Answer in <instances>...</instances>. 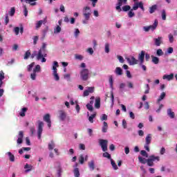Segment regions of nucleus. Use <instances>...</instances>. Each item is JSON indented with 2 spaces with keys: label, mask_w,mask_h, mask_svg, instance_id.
<instances>
[{
  "label": "nucleus",
  "mask_w": 177,
  "mask_h": 177,
  "mask_svg": "<svg viewBox=\"0 0 177 177\" xmlns=\"http://www.w3.org/2000/svg\"><path fill=\"white\" fill-rule=\"evenodd\" d=\"M35 62H32L27 66L28 71L30 73V78L32 81H35L37 80V75L41 73V66L36 65ZM35 66V67H34Z\"/></svg>",
  "instance_id": "f257e3e1"
},
{
  "label": "nucleus",
  "mask_w": 177,
  "mask_h": 177,
  "mask_svg": "<svg viewBox=\"0 0 177 177\" xmlns=\"http://www.w3.org/2000/svg\"><path fill=\"white\" fill-rule=\"evenodd\" d=\"M80 67L82 68L80 71V78L83 81H88L91 77V73H89V69L86 68V64L82 62Z\"/></svg>",
  "instance_id": "f03ea898"
},
{
  "label": "nucleus",
  "mask_w": 177,
  "mask_h": 177,
  "mask_svg": "<svg viewBox=\"0 0 177 177\" xmlns=\"http://www.w3.org/2000/svg\"><path fill=\"white\" fill-rule=\"evenodd\" d=\"M127 1L128 0H118V3L116 4L115 7L116 10H118V12H121L122 10L123 12H128V10H131L130 6H124L121 9V6L126 5Z\"/></svg>",
  "instance_id": "7ed1b4c3"
},
{
  "label": "nucleus",
  "mask_w": 177,
  "mask_h": 177,
  "mask_svg": "<svg viewBox=\"0 0 177 177\" xmlns=\"http://www.w3.org/2000/svg\"><path fill=\"white\" fill-rule=\"evenodd\" d=\"M42 49L39 50V51H34L33 53L31 55V58L34 59L36 57L37 60H41V63L46 62V54L42 53Z\"/></svg>",
  "instance_id": "20e7f679"
},
{
  "label": "nucleus",
  "mask_w": 177,
  "mask_h": 177,
  "mask_svg": "<svg viewBox=\"0 0 177 177\" xmlns=\"http://www.w3.org/2000/svg\"><path fill=\"white\" fill-rule=\"evenodd\" d=\"M109 86L111 89V100L112 104H114V94L113 93V91H114V80L113 79V75H111L109 76Z\"/></svg>",
  "instance_id": "39448f33"
},
{
  "label": "nucleus",
  "mask_w": 177,
  "mask_h": 177,
  "mask_svg": "<svg viewBox=\"0 0 177 177\" xmlns=\"http://www.w3.org/2000/svg\"><path fill=\"white\" fill-rule=\"evenodd\" d=\"M160 161V156H156L154 155H151L149 158L147 159V164L149 167H153L154 162Z\"/></svg>",
  "instance_id": "423d86ee"
},
{
  "label": "nucleus",
  "mask_w": 177,
  "mask_h": 177,
  "mask_svg": "<svg viewBox=\"0 0 177 177\" xmlns=\"http://www.w3.org/2000/svg\"><path fill=\"white\" fill-rule=\"evenodd\" d=\"M92 14V10H91V7L86 6L83 8V16L84 19L86 20H89L91 19V15Z\"/></svg>",
  "instance_id": "0eeeda50"
},
{
  "label": "nucleus",
  "mask_w": 177,
  "mask_h": 177,
  "mask_svg": "<svg viewBox=\"0 0 177 177\" xmlns=\"http://www.w3.org/2000/svg\"><path fill=\"white\" fill-rule=\"evenodd\" d=\"M158 26V21H157V19H156L154 21V23L153 25H151L149 26H143L142 30H144V31H145V32H149V31H150V30H151V31H154V30H156Z\"/></svg>",
  "instance_id": "6e6552de"
},
{
  "label": "nucleus",
  "mask_w": 177,
  "mask_h": 177,
  "mask_svg": "<svg viewBox=\"0 0 177 177\" xmlns=\"http://www.w3.org/2000/svg\"><path fill=\"white\" fill-rule=\"evenodd\" d=\"M43 131H44V122L38 121L37 139L41 140V136H42Z\"/></svg>",
  "instance_id": "1a4fd4ad"
},
{
  "label": "nucleus",
  "mask_w": 177,
  "mask_h": 177,
  "mask_svg": "<svg viewBox=\"0 0 177 177\" xmlns=\"http://www.w3.org/2000/svg\"><path fill=\"white\" fill-rule=\"evenodd\" d=\"M126 60L129 63V66H135V64H138V63H139V60L136 59V58L132 55L126 57Z\"/></svg>",
  "instance_id": "9d476101"
},
{
  "label": "nucleus",
  "mask_w": 177,
  "mask_h": 177,
  "mask_svg": "<svg viewBox=\"0 0 177 177\" xmlns=\"http://www.w3.org/2000/svg\"><path fill=\"white\" fill-rule=\"evenodd\" d=\"M141 9L142 12H145V6H143V2L140 1V2H135L133 6V10H138V9Z\"/></svg>",
  "instance_id": "9b49d317"
},
{
  "label": "nucleus",
  "mask_w": 177,
  "mask_h": 177,
  "mask_svg": "<svg viewBox=\"0 0 177 177\" xmlns=\"http://www.w3.org/2000/svg\"><path fill=\"white\" fill-rule=\"evenodd\" d=\"M99 143L102 149V151H107V145L109 141L107 140L100 139L99 140Z\"/></svg>",
  "instance_id": "f8f14e48"
},
{
  "label": "nucleus",
  "mask_w": 177,
  "mask_h": 177,
  "mask_svg": "<svg viewBox=\"0 0 177 177\" xmlns=\"http://www.w3.org/2000/svg\"><path fill=\"white\" fill-rule=\"evenodd\" d=\"M62 23H63V19H59L58 21V24L54 28V34H59L62 31Z\"/></svg>",
  "instance_id": "ddd939ff"
},
{
  "label": "nucleus",
  "mask_w": 177,
  "mask_h": 177,
  "mask_svg": "<svg viewBox=\"0 0 177 177\" xmlns=\"http://www.w3.org/2000/svg\"><path fill=\"white\" fill-rule=\"evenodd\" d=\"M44 121L47 123V125L48 128H50L52 127V121L50 120V115L49 113H46L44 117H43Z\"/></svg>",
  "instance_id": "4468645a"
},
{
  "label": "nucleus",
  "mask_w": 177,
  "mask_h": 177,
  "mask_svg": "<svg viewBox=\"0 0 177 177\" xmlns=\"http://www.w3.org/2000/svg\"><path fill=\"white\" fill-rule=\"evenodd\" d=\"M58 113L59 120L61 121H65L66 118H67V113H66L65 111L63 110L59 111Z\"/></svg>",
  "instance_id": "2eb2a0df"
},
{
  "label": "nucleus",
  "mask_w": 177,
  "mask_h": 177,
  "mask_svg": "<svg viewBox=\"0 0 177 177\" xmlns=\"http://www.w3.org/2000/svg\"><path fill=\"white\" fill-rule=\"evenodd\" d=\"M33 168H34V167H32V165L26 163L24 166V169H25L24 173L25 174H28V172H31V171H32Z\"/></svg>",
  "instance_id": "dca6fc26"
},
{
  "label": "nucleus",
  "mask_w": 177,
  "mask_h": 177,
  "mask_svg": "<svg viewBox=\"0 0 177 177\" xmlns=\"http://www.w3.org/2000/svg\"><path fill=\"white\" fill-rule=\"evenodd\" d=\"M138 62L139 63H145V51L142 50L138 54Z\"/></svg>",
  "instance_id": "f3484780"
},
{
  "label": "nucleus",
  "mask_w": 177,
  "mask_h": 177,
  "mask_svg": "<svg viewBox=\"0 0 177 177\" xmlns=\"http://www.w3.org/2000/svg\"><path fill=\"white\" fill-rule=\"evenodd\" d=\"M85 161H88V155H80L79 157V162L82 165Z\"/></svg>",
  "instance_id": "a211bd4d"
},
{
  "label": "nucleus",
  "mask_w": 177,
  "mask_h": 177,
  "mask_svg": "<svg viewBox=\"0 0 177 177\" xmlns=\"http://www.w3.org/2000/svg\"><path fill=\"white\" fill-rule=\"evenodd\" d=\"M24 136V134L23 131H19V135H18V139H17V144L18 145H21L23 143V138Z\"/></svg>",
  "instance_id": "6ab92c4d"
},
{
  "label": "nucleus",
  "mask_w": 177,
  "mask_h": 177,
  "mask_svg": "<svg viewBox=\"0 0 177 177\" xmlns=\"http://www.w3.org/2000/svg\"><path fill=\"white\" fill-rule=\"evenodd\" d=\"M5 80V73L3 71H0V88L3 85V80Z\"/></svg>",
  "instance_id": "aec40b11"
},
{
  "label": "nucleus",
  "mask_w": 177,
  "mask_h": 177,
  "mask_svg": "<svg viewBox=\"0 0 177 177\" xmlns=\"http://www.w3.org/2000/svg\"><path fill=\"white\" fill-rule=\"evenodd\" d=\"M167 113L169 118H171V120H174V118H175V112H174L171 109H168Z\"/></svg>",
  "instance_id": "412c9836"
},
{
  "label": "nucleus",
  "mask_w": 177,
  "mask_h": 177,
  "mask_svg": "<svg viewBox=\"0 0 177 177\" xmlns=\"http://www.w3.org/2000/svg\"><path fill=\"white\" fill-rule=\"evenodd\" d=\"M156 46H160L162 44V37H158L153 39Z\"/></svg>",
  "instance_id": "4be33fe9"
},
{
  "label": "nucleus",
  "mask_w": 177,
  "mask_h": 177,
  "mask_svg": "<svg viewBox=\"0 0 177 177\" xmlns=\"http://www.w3.org/2000/svg\"><path fill=\"white\" fill-rule=\"evenodd\" d=\"M6 156H8V157L11 162H15V155H13V153H12V152H10V151L6 152Z\"/></svg>",
  "instance_id": "5701e85b"
},
{
  "label": "nucleus",
  "mask_w": 177,
  "mask_h": 177,
  "mask_svg": "<svg viewBox=\"0 0 177 177\" xmlns=\"http://www.w3.org/2000/svg\"><path fill=\"white\" fill-rule=\"evenodd\" d=\"M42 24H46V19H44V20H40L38 21L36 23V29L38 30V28H40L41 26H42Z\"/></svg>",
  "instance_id": "b1692460"
},
{
  "label": "nucleus",
  "mask_w": 177,
  "mask_h": 177,
  "mask_svg": "<svg viewBox=\"0 0 177 177\" xmlns=\"http://www.w3.org/2000/svg\"><path fill=\"white\" fill-rule=\"evenodd\" d=\"M88 168L90 171H95V168H96L95 165V160H91L90 162H88Z\"/></svg>",
  "instance_id": "393cba45"
},
{
  "label": "nucleus",
  "mask_w": 177,
  "mask_h": 177,
  "mask_svg": "<svg viewBox=\"0 0 177 177\" xmlns=\"http://www.w3.org/2000/svg\"><path fill=\"white\" fill-rule=\"evenodd\" d=\"M57 67H59V62L54 61L52 67L53 73H57Z\"/></svg>",
  "instance_id": "a878e982"
},
{
  "label": "nucleus",
  "mask_w": 177,
  "mask_h": 177,
  "mask_svg": "<svg viewBox=\"0 0 177 177\" xmlns=\"http://www.w3.org/2000/svg\"><path fill=\"white\" fill-rule=\"evenodd\" d=\"M163 80H167V81H172L174 80V73H171L170 75H163Z\"/></svg>",
  "instance_id": "bb28decb"
},
{
  "label": "nucleus",
  "mask_w": 177,
  "mask_h": 177,
  "mask_svg": "<svg viewBox=\"0 0 177 177\" xmlns=\"http://www.w3.org/2000/svg\"><path fill=\"white\" fill-rule=\"evenodd\" d=\"M115 74L118 76L122 75V68H121L120 67H116L115 69Z\"/></svg>",
  "instance_id": "cd10ccee"
},
{
  "label": "nucleus",
  "mask_w": 177,
  "mask_h": 177,
  "mask_svg": "<svg viewBox=\"0 0 177 177\" xmlns=\"http://www.w3.org/2000/svg\"><path fill=\"white\" fill-rule=\"evenodd\" d=\"M27 110H28V109L26 107L22 108L19 111V115L21 117H26V113H27Z\"/></svg>",
  "instance_id": "c85d7f7f"
},
{
  "label": "nucleus",
  "mask_w": 177,
  "mask_h": 177,
  "mask_svg": "<svg viewBox=\"0 0 177 177\" xmlns=\"http://www.w3.org/2000/svg\"><path fill=\"white\" fill-rule=\"evenodd\" d=\"M48 150L52 151L55 147H56V144H55V142L52 140L48 143Z\"/></svg>",
  "instance_id": "c756f323"
},
{
  "label": "nucleus",
  "mask_w": 177,
  "mask_h": 177,
  "mask_svg": "<svg viewBox=\"0 0 177 177\" xmlns=\"http://www.w3.org/2000/svg\"><path fill=\"white\" fill-rule=\"evenodd\" d=\"M151 143V134H147L145 138V144L150 145Z\"/></svg>",
  "instance_id": "7c9ffc66"
},
{
  "label": "nucleus",
  "mask_w": 177,
  "mask_h": 177,
  "mask_svg": "<svg viewBox=\"0 0 177 177\" xmlns=\"http://www.w3.org/2000/svg\"><path fill=\"white\" fill-rule=\"evenodd\" d=\"M95 109H100V97L95 98Z\"/></svg>",
  "instance_id": "2f4dec72"
},
{
  "label": "nucleus",
  "mask_w": 177,
  "mask_h": 177,
  "mask_svg": "<svg viewBox=\"0 0 177 177\" xmlns=\"http://www.w3.org/2000/svg\"><path fill=\"white\" fill-rule=\"evenodd\" d=\"M108 128H109V125L107 124V122H103V127H102V131L104 133H106V132H107Z\"/></svg>",
  "instance_id": "473e14b6"
},
{
  "label": "nucleus",
  "mask_w": 177,
  "mask_h": 177,
  "mask_svg": "<svg viewBox=\"0 0 177 177\" xmlns=\"http://www.w3.org/2000/svg\"><path fill=\"white\" fill-rule=\"evenodd\" d=\"M157 5H153L151 7L149 8V13L150 15H153V13H154V12H156V10H157Z\"/></svg>",
  "instance_id": "72a5a7b5"
},
{
  "label": "nucleus",
  "mask_w": 177,
  "mask_h": 177,
  "mask_svg": "<svg viewBox=\"0 0 177 177\" xmlns=\"http://www.w3.org/2000/svg\"><path fill=\"white\" fill-rule=\"evenodd\" d=\"M152 58V63H153V64H158V63H160V59L157 57H154V55L151 56Z\"/></svg>",
  "instance_id": "f704fd0d"
},
{
  "label": "nucleus",
  "mask_w": 177,
  "mask_h": 177,
  "mask_svg": "<svg viewBox=\"0 0 177 177\" xmlns=\"http://www.w3.org/2000/svg\"><path fill=\"white\" fill-rule=\"evenodd\" d=\"M104 52L105 53H110V44L107 42L104 44Z\"/></svg>",
  "instance_id": "c9c22d12"
},
{
  "label": "nucleus",
  "mask_w": 177,
  "mask_h": 177,
  "mask_svg": "<svg viewBox=\"0 0 177 177\" xmlns=\"http://www.w3.org/2000/svg\"><path fill=\"white\" fill-rule=\"evenodd\" d=\"M53 76L55 81H60V76H59V73H57V72H53Z\"/></svg>",
  "instance_id": "e433bc0d"
},
{
  "label": "nucleus",
  "mask_w": 177,
  "mask_h": 177,
  "mask_svg": "<svg viewBox=\"0 0 177 177\" xmlns=\"http://www.w3.org/2000/svg\"><path fill=\"white\" fill-rule=\"evenodd\" d=\"M22 8L24 12V15L25 16V17H27V16L28 15V10H27V6H26V5H23Z\"/></svg>",
  "instance_id": "4c0bfd02"
},
{
  "label": "nucleus",
  "mask_w": 177,
  "mask_h": 177,
  "mask_svg": "<svg viewBox=\"0 0 177 177\" xmlns=\"http://www.w3.org/2000/svg\"><path fill=\"white\" fill-rule=\"evenodd\" d=\"M165 92H162L159 98L158 99V103H160V102H161V100H164V99L165 98Z\"/></svg>",
  "instance_id": "58836bf2"
},
{
  "label": "nucleus",
  "mask_w": 177,
  "mask_h": 177,
  "mask_svg": "<svg viewBox=\"0 0 177 177\" xmlns=\"http://www.w3.org/2000/svg\"><path fill=\"white\" fill-rule=\"evenodd\" d=\"M138 160H139V162H141V164H146V162H147V159L142 156H138Z\"/></svg>",
  "instance_id": "ea45409f"
},
{
  "label": "nucleus",
  "mask_w": 177,
  "mask_h": 177,
  "mask_svg": "<svg viewBox=\"0 0 177 177\" xmlns=\"http://www.w3.org/2000/svg\"><path fill=\"white\" fill-rule=\"evenodd\" d=\"M75 60H84V57L82 55H80V54H76L75 55Z\"/></svg>",
  "instance_id": "a19ab883"
},
{
  "label": "nucleus",
  "mask_w": 177,
  "mask_h": 177,
  "mask_svg": "<svg viewBox=\"0 0 177 177\" xmlns=\"http://www.w3.org/2000/svg\"><path fill=\"white\" fill-rule=\"evenodd\" d=\"M96 117V113L92 114L91 116H88V121L91 124H93V118Z\"/></svg>",
  "instance_id": "79ce46f5"
},
{
  "label": "nucleus",
  "mask_w": 177,
  "mask_h": 177,
  "mask_svg": "<svg viewBox=\"0 0 177 177\" xmlns=\"http://www.w3.org/2000/svg\"><path fill=\"white\" fill-rule=\"evenodd\" d=\"M102 156L104 158H108L109 160H112L111 159V155H110V153H109L108 152H104L102 155Z\"/></svg>",
  "instance_id": "37998d69"
},
{
  "label": "nucleus",
  "mask_w": 177,
  "mask_h": 177,
  "mask_svg": "<svg viewBox=\"0 0 177 177\" xmlns=\"http://www.w3.org/2000/svg\"><path fill=\"white\" fill-rule=\"evenodd\" d=\"M63 172V169H62V167H58L57 170V175L58 177H61L62 176V174Z\"/></svg>",
  "instance_id": "c03bdc74"
},
{
  "label": "nucleus",
  "mask_w": 177,
  "mask_h": 177,
  "mask_svg": "<svg viewBox=\"0 0 177 177\" xmlns=\"http://www.w3.org/2000/svg\"><path fill=\"white\" fill-rule=\"evenodd\" d=\"M111 164L113 169H115V170L118 169V167L117 166V165L115 164V162H114L113 159H111Z\"/></svg>",
  "instance_id": "a18cd8bd"
},
{
  "label": "nucleus",
  "mask_w": 177,
  "mask_h": 177,
  "mask_svg": "<svg viewBox=\"0 0 177 177\" xmlns=\"http://www.w3.org/2000/svg\"><path fill=\"white\" fill-rule=\"evenodd\" d=\"M31 56V53L30 52V50H27L25 53V55L24 57V59L25 60H27V59H28V57Z\"/></svg>",
  "instance_id": "49530a36"
},
{
  "label": "nucleus",
  "mask_w": 177,
  "mask_h": 177,
  "mask_svg": "<svg viewBox=\"0 0 177 177\" xmlns=\"http://www.w3.org/2000/svg\"><path fill=\"white\" fill-rule=\"evenodd\" d=\"M8 13L10 16L13 17L15 16V13H16V10L15 9V8H11Z\"/></svg>",
  "instance_id": "de8ad7c7"
},
{
  "label": "nucleus",
  "mask_w": 177,
  "mask_h": 177,
  "mask_svg": "<svg viewBox=\"0 0 177 177\" xmlns=\"http://www.w3.org/2000/svg\"><path fill=\"white\" fill-rule=\"evenodd\" d=\"M74 175L75 177H80V169L77 167L74 169Z\"/></svg>",
  "instance_id": "09e8293b"
},
{
  "label": "nucleus",
  "mask_w": 177,
  "mask_h": 177,
  "mask_svg": "<svg viewBox=\"0 0 177 177\" xmlns=\"http://www.w3.org/2000/svg\"><path fill=\"white\" fill-rule=\"evenodd\" d=\"M134 10L131 9L129 10V12H128V16L130 18H132L135 16V12H133Z\"/></svg>",
  "instance_id": "8fccbe9b"
},
{
  "label": "nucleus",
  "mask_w": 177,
  "mask_h": 177,
  "mask_svg": "<svg viewBox=\"0 0 177 177\" xmlns=\"http://www.w3.org/2000/svg\"><path fill=\"white\" fill-rule=\"evenodd\" d=\"M107 118H108V116H107V115H106V114H102L101 115V116H100V120H102V121H107Z\"/></svg>",
  "instance_id": "3c124183"
},
{
  "label": "nucleus",
  "mask_w": 177,
  "mask_h": 177,
  "mask_svg": "<svg viewBox=\"0 0 177 177\" xmlns=\"http://www.w3.org/2000/svg\"><path fill=\"white\" fill-rule=\"evenodd\" d=\"M156 55L157 56H162V55H164V52H162L161 48H159L156 50Z\"/></svg>",
  "instance_id": "603ef678"
},
{
  "label": "nucleus",
  "mask_w": 177,
  "mask_h": 177,
  "mask_svg": "<svg viewBox=\"0 0 177 177\" xmlns=\"http://www.w3.org/2000/svg\"><path fill=\"white\" fill-rule=\"evenodd\" d=\"M140 154L141 156H142L143 157H146L147 158L149 157V154H147V152H146V151L145 150H142L140 151Z\"/></svg>",
  "instance_id": "864d4df0"
},
{
  "label": "nucleus",
  "mask_w": 177,
  "mask_h": 177,
  "mask_svg": "<svg viewBox=\"0 0 177 177\" xmlns=\"http://www.w3.org/2000/svg\"><path fill=\"white\" fill-rule=\"evenodd\" d=\"M86 90L89 93H93L95 92V87H87Z\"/></svg>",
  "instance_id": "5fc2aeb1"
},
{
  "label": "nucleus",
  "mask_w": 177,
  "mask_h": 177,
  "mask_svg": "<svg viewBox=\"0 0 177 177\" xmlns=\"http://www.w3.org/2000/svg\"><path fill=\"white\" fill-rule=\"evenodd\" d=\"M144 62H139V66L140 68H142L143 71H146V70H147V68L146 67V66L143 65Z\"/></svg>",
  "instance_id": "6e6d98bb"
},
{
  "label": "nucleus",
  "mask_w": 177,
  "mask_h": 177,
  "mask_svg": "<svg viewBox=\"0 0 177 177\" xmlns=\"http://www.w3.org/2000/svg\"><path fill=\"white\" fill-rule=\"evenodd\" d=\"M162 19L163 20H167V14L165 13V10H162Z\"/></svg>",
  "instance_id": "4d7b16f0"
},
{
  "label": "nucleus",
  "mask_w": 177,
  "mask_h": 177,
  "mask_svg": "<svg viewBox=\"0 0 177 177\" xmlns=\"http://www.w3.org/2000/svg\"><path fill=\"white\" fill-rule=\"evenodd\" d=\"M86 109H88V110L89 111H93V105H91V104H87L86 105Z\"/></svg>",
  "instance_id": "13d9d810"
},
{
  "label": "nucleus",
  "mask_w": 177,
  "mask_h": 177,
  "mask_svg": "<svg viewBox=\"0 0 177 177\" xmlns=\"http://www.w3.org/2000/svg\"><path fill=\"white\" fill-rule=\"evenodd\" d=\"M169 41L170 44H174V35L172 34L169 35Z\"/></svg>",
  "instance_id": "bf43d9fd"
},
{
  "label": "nucleus",
  "mask_w": 177,
  "mask_h": 177,
  "mask_svg": "<svg viewBox=\"0 0 177 177\" xmlns=\"http://www.w3.org/2000/svg\"><path fill=\"white\" fill-rule=\"evenodd\" d=\"M74 35L76 38L77 37H78V35H80V29L78 28L75 29Z\"/></svg>",
  "instance_id": "052dcab7"
},
{
  "label": "nucleus",
  "mask_w": 177,
  "mask_h": 177,
  "mask_svg": "<svg viewBox=\"0 0 177 177\" xmlns=\"http://www.w3.org/2000/svg\"><path fill=\"white\" fill-rule=\"evenodd\" d=\"M14 32L15 33L16 35H19V32H20V28L19 27H15L14 28Z\"/></svg>",
  "instance_id": "680f3d73"
},
{
  "label": "nucleus",
  "mask_w": 177,
  "mask_h": 177,
  "mask_svg": "<svg viewBox=\"0 0 177 177\" xmlns=\"http://www.w3.org/2000/svg\"><path fill=\"white\" fill-rule=\"evenodd\" d=\"M5 23L6 26L9 24V14H6Z\"/></svg>",
  "instance_id": "e2e57ef3"
},
{
  "label": "nucleus",
  "mask_w": 177,
  "mask_h": 177,
  "mask_svg": "<svg viewBox=\"0 0 177 177\" xmlns=\"http://www.w3.org/2000/svg\"><path fill=\"white\" fill-rule=\"evenodd\" d=\"M117 57H118V59L119 60L120 63H124V57H122V56L118 55Z\"/></svg>",
  "instance_id": "0e129e2a"
},
{
  "label": "nucleus",
  "mask_w": 177,
  "mask_h": 177,
  "mask_svg": "<svg viewBox=\"0 0 177 177\" xmlns=\"http://www.w3.org/2000/svg\"><path fill=\"white\" fill-rule=\"evenodd\" d=\"M86 53H89V55H93V48H88L86 50Z\"/></svg>",
  "instance_id": "69168bd1"
},
{
  "label": "nucleus",
  "mask_w": 177,
  "mask_h": 177,
  "mask_svg": "<svg viewBox=\"0 0 177 177\" xmlns=\"http://www.w3.org/2000/svg\"><path fill=\"white\" fill-rule=\"evenodd\" d=\"M126 75L127 78H132V75L131 74V71H126Z\"/></svg>",
  "instance_id": "338daca9"
},
{
  "label": "nucleus",
  "mask_w": 177,
  "mask_h": 177,
  "mask_svg": "<svg viewBox=\"0 0 177 177\" xmlns=\"http://www.w3.org/2000/svg\"><path fill=\"white\" fill-rule=\"evenodd\" d=\"M167 53H169V54L174 53V48L170 47L167 48Z\"/></svg>",
  "instance_id": "774afa93"
}]
</instances>
